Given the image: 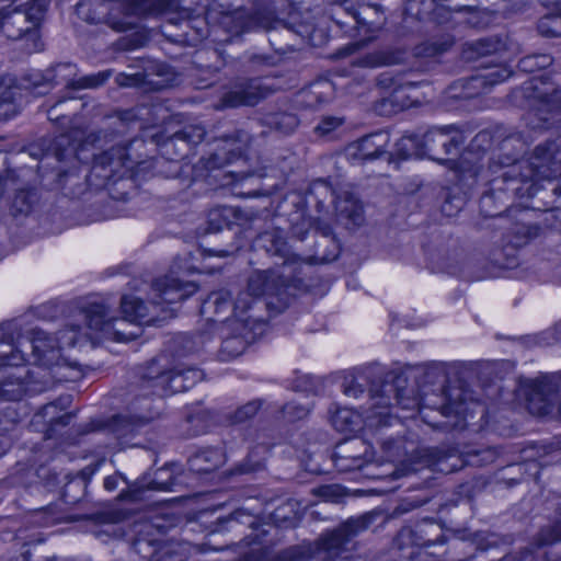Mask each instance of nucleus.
<instances>
[{
  "instance_id": "nucleus-11",
  "label": "nucleus",
  "mask_w": 561,
  "mask_h": 561,
  "mask_svg": "<svg viewBox=\"0 0 561 561\" xmlns=\"http://www.w3.org/2000/svg\"><path fill=\"white\" fill-rule=\"evenodd\" d=\"M389 142L387 133H376L363 137L347 148V154L352 159L367 160L375 159L385 152Z\"/></svg>"
},
{
  "instance_id": "nucleus-46",
  "label": "nucleus",
  "mask_w": 561,
  "mask_h": 561,
  "mask_svg": "<svg viewBox=\"0 0 561 561\" xmlns=\"http://www.w3.org/2000/svg\"><path fill=\"white\" fill-rule=\"evenodd\" d=\"M220 255H221V256H225V255H227V252H226V251H222V252H220Z\"/></svg>"
},
{
  "instance_id": "nucleus-38",
  "label": "nucleus",
  "mask_w": 561,
  "mask_h": 561,
  "mask_svg": "<svg viewBox=\"0 0 561 561\" xmlns=\"http://www.w3.org/2000/svg\"><path fill=\"white\" fill-rule=\"evenodd\" d=\"M477 50L480 54H491L496 53L499 49L496 47H491L485 41H480L477 43Z\"/></svg>"
},
{
  "instance_id": "nucleus-9",
  "label": "nucleus",
  "mask_w": 561,
  "mask_h": 561,
  "mask_svg": "<svg viewBox=\"0 0 561 561\" xmlns=\"http://www.w3.org/2000/svg\"><path fill=\"white\" fill-rule=\"evenodd\" d=\"M266 96V90L259 81L251 80L231 88L221 99L220 108L251 106Z\"/></svg>"
},
{
  "instance_id": "nucleus-44",
  "label": "nucleus",
  "mask_w": 561,
  "mask_h": 561,
  "mask_svg": "<svg viewBox=\"0 0 561 561\" xmlns=\"http://www.w3.org/2000/svg\"><path fill=\"white\" fill-rule=\"evenodd\" d=\"M5 451H7V446L4 444L0 443V456L5 454Z\"/></svg>"
},
{
  "instance_id": "nucleus-21",
  "label": "nucleus",
  "mask_w": 561,
  "mask_h": 561,
  "mask_svg": "<svg viewBox=\"0 0 561 561\" xmlns=\"http://www.w3.org/2000/svg\"><path fill=\"white\" fill-rule=\"evenodd\" d=\"M47 0H32L23 13L27 18V25L31 32V37L37 38L36 27L44 19L47 9Z\"/></svg>"
},
{
  "instance_id": "nucleus-1",
  "label": "nucleus",
  "mask_w": 561,
  "mask_h": 561,
  "mask_svg": "<svg viewBox=\"0 0 561 561\" xmlns=\"http://www.w3.org/2000/svg\"><path fill=\"white\" fill-rule=\"evenodd\" d=\"M123 319L112 314L110 307L103 302L89 304L80 311V317L85 321L84 328L71 325L58 332L56 337L60 346H73L82 339L87 340H112L126 342L138 336L137 332H126L123 327L126 322H141L148 317L147 307L144 302L131 295L124 296L121 304ZM0 350V396L5 400H19L22 398L25 388L23 375L10 371L20 369L25 363L24 352L32 350L35 363L51 367L60 359V351L55 347V337L43 331H36L31 341L20 344L14 348L4 345Z\"/></svg>"
},
{
  "instance_id": "nucleus-5",
  "label": "nucleus",
  "mask_w": 561,
  "mask_h": 561,
  "mask_svg": "<svg viewBox=\"0 0 561 561\" xmlns=\"http://www.w3.org/2000/svg\"><path fill=\"white\" fill-rule=\"evenodd\" d=\"M77 68L71 64H59L47 71L46 80H55L57 84H65L73 90L92 89L103 84L110 77L108 71L81 77L76 79Z\"/></svg>"
},
{
  "instance_id": "nucleus-10",
  "label": "nucleus",
  "mask_w": 561,
  "mask_h": 561,
  "mask_svg": "<svg viewBox=\"0 0 561 561\" xmlns=\"http://www.w3.org/2000/svg\"><path fill=\"white\" fill-rule=\"evenodd\" d=\"M421 141L424 154L438 152L439 148L444 153L449 154L460 144L451 126L431 128L421 134Z\"/></svg>"
},
{
  "instance_id": "nucleus-14",
  "label": "nucleus",
  "mask_w": 561,
  "mask_h": 561,
  "mask_svg": "<svg viewBox=\"0 0 561 561\" xmlns=\"http://www.w3.org/2000/svg\"><path fill=\"white\" fill-rule=\"evenodd\" d=\"M149 375L150 387L154 388L158 396H167L187 390V383L182 378V370L175 368L171 371H162L156 376Z\"/></svg>"
},
{
  "instance_id": "nucleus-43",
  "label": "nucleus",
  "mask_w": 561,
  "mask_h": 561,
  "mask_svg": "<svg viewBox=\"0 0 561 561\" xmlns=\"http://www.w3.org/2000/svg\"><path fill=\"white\" fill-rule=\"evenodd\" d=\"M560 538H561V535H560V534H556V535H554L553 537H551V538H541V539H540V543H541V545H549V543H551V542H553V541H556V540H558V539H560Z\"/></svg>"
},
{
  "instance_id": "nucleus-39",
  "label": "nucleus",
  "mask_w": 561,
  "mask_h": 561,
  "mask_svg": "<svg viewBox=\"0 0 561 561\" xmlns=\"http://www.w3.org/2000/svg\"><path fill=\"white\" fill-rule=\"evenodd\" d=\"M118 484L117 476H110L104 479V488L108 491H114Z\"/></svg>"
},
{
  "instance_id": "nucleus-37",
  "label": "nucleus",
  "mask_w": 561,
  "mask_h": 561,
  "mask_svg": "<svg viewBox=\"0 0 561 561\" xmlns=\"http://www.w3.org/2000/svg\"><path fill=\"white\" fill-rule=\"evenodd\" d=\"M529 411L533 413V414H537V415H546L549 413V409L548 407L542 403L540 404L539 407H537L535 403H534V399H531L529 401V407H528Z\"/></svg>"
},
{
  "instance_id": "nucleus-42",
  "label": "nucleus",
  "mask_w": 561,
  "mask_h": 561,
  "mask_svg": "<svg viewBox=\"0 0 561 561\" xmlns=\"http://www.w3.org/2000/svg\"><path fill=\"white\" fill-rule=\"evenodd\" d=\"M461 411V404L457 405L456 408H454L451 404H448L444 407L443 413L448 415L451 412L460 413Z\"/></svg>"
},
{
  "instance_id": "nucleus-35",
  "label": "nucleus",
  "mask_w": 561,
  "mask_h": 561,
  "mask_svg": "<svg viewBox=\"0 0 561 561\" xmlns=\"http://www.w3.org/2000/svg\"><path fill=\"white\" fill-rule=\"evenodd\" d=\"M183 138L190 142L197 144L203 140L205 136V129L201 126H192L182 131Z\"/></svg>"
},
{
  "instance_id": "nucleus-12",
  "label": "nucleus",
  "mask_w": 561,
  "mask_h": 561,
  "mask_svg": "<svg viewBox=\"0 0 561 561\" xmlns=\"http://www.w3.org/2000/svg\"><path fill=\"white\" fill-rule=\"evenodd\" d=\"M0 31L11 39H19L23 34L31 36L27 18L23 11L13 7L0 9Z\"/></svg>"
},
{
  "instance_id": "nucleus-24",
  "label": "nucleus",
  "mask_w": 561,
  "mask_h": 561,
  "mask_svg": "<svg viewBox=\"0 0 561 561\" xmlns=\"http://www.w3.org/2000/svg\"><path fill=\"white\" fill-rule=\"evenodd\" d=\"M538 30L545 36H560L561 15H548L542 18L538 23Z\"/></svg>"
},
{
  "instance_id": "nucleus-13",
  "label": "nucleus",
  "mask_w": 561,
  "mask_h": 561,
  "mask_svg": "<svg viewBox=\"0 0 561 561\" xmlns=\"http://www.w3.org/2000/svg\"><path fill=\"white\" fill-rule=\"evenodd\" d=\"M230 325L238 333L226 337L222 342L220 354L225 360L241 355L250 341V332L248 330L249 325L247 320L236 319L230 322Z\"/></svg>"
},
{
  "instance_id": "nucleus-3",
  "label": "nucleus",
  "mask_w": 561,
  "mask_h": 561,
  "mask_svg": "<svg viewBox=\"0 0 561 561\" xmlns=\"http://www.w3.org/2000/svg\"><path fill=\"white\" fill-rule=\"evenodd\" d=\"M522 181L552 180L561 176V150L554 142L547 146H537L534 153L527 161L519 162Z\"/></svg>"
},
{
  "instance_id": "nucleus-8",
  "label": "nucleus",
  "mask_w": 561,
  "mask_h": 561,
  "mask_svg": "<svg viewBox=\"0 0 561 561\" xmlns=\"http://www.w3.org/2000/svg\"><path fill=\"white\" fill-rule=\"evenodd\" d=\"M363 528L364 524L359 520H348L322 537L319 541V550L325 554V558L333 559L345 550V545Z\"/></svg>"
},
{
  "instance_id": "nucleus-17",
  "label": "nucleus",
  "mask_w": 561,
  "mask_h": 561,
  "mask_svg": "<svg viewBox=\"0 0 561 561\" xmlns=\"http://www.w3.org/2000/svg\"><path fill=\"white\" fill-rule=\"evenodd\" d=\"M331 423L341 433H353L360 428L362 416L348 408H339L331 415Z\"/></svg>"
},
{
  "instance_id": "nucleus-31",
  "label": "nucleus",
  "mask_w": 561,
  "mask_h": 561,
  "mask_svg": "<svg viewBox=\"0 0 561 561\" xmlns=\"http://www.w3.org/2000/svg\"><path fill=\"white\" fill-rule=\"evenodd\" d=\"M342 123V118L339 117H324L316 127V131L321 135H328L341 126Z\"/></svg>"
},
{
  "instance_id": "nucleus-4",
  "label": "nucleus",
  "mask_w": 561,
  "mask_h": 561,
  "mask_svg": "<svg viewBox=\"0 0 561 561\" xmlns=\"http://www.w3.org/2000/svg\"><path fill=\"white\" fill-rule=\"evenodd\" d=\"M522 93L536 115L561 110V91L548 77H534L522 87Z\"/></svg>"
},
{
  "instance_id": "nucleus-7",
  "label": "nucleus",
  "mask_w": 561,
  "mask_h": 561,
  "mask_svg": "<svg viewBox=\"0 0 561 561\" xmlns=\"http://www.w3.org/2000/svg\"><path fill=\"white\" fill-rule=\"evenodd\" d=\"M277 291L276 276L273 272H255L249 278L248 291L241 293L236 299L233 310L236 314L242 313L251 306L252 299H249V297H260Z\"/></svg>"
},
{
  "instance_id": "nucleus-40",
  "label": "nucleus",
  "mask_w": 561,
  "mask_h": 561,
  "mask_svg": "<svg viewBox=\"0 0 561 561\" xmlns=\"http://www.w3.org/2000/svg\"><path fill=\"white\" fill-rule=\"evenodd\" d=\"M529 107H530V114H533L534 116H538V118H539V123H534V121H530V124H534V126H541L542 123H546L548 121L547 115L550 114L551 112H546L541 115H536L533 107L531 106H529Z\"/></svg>"
},
{
  "instance_id": "nucleus-23",
  "label": "nucleus",
  "mask_w": 561,
  "mask_h": 561,
  "mask_svg": "<svg viewBox=\"0 0 561 561\" xmlns=\"http://www.w3.org/2000/svg\"><path fill=\"white\" fill-rule=\"evenodd\" d=\"M336 207L341 214L350 218L355 225L363 221V206L357 201L339 202Z\"/></svg>"
},
{
  "instance_id": "nucleus-47",
  "label": "nucleus",
  "mask_w": 561,
  "mask_h": 561,
  "mask_svg": "<svg viewBox=\"0 0 561 561\" xmlns=\"http://www.w3.org/2000/svg\"><path fill=\"white\" fill-rule=\"evenodd\" d=\"M69 416L68 415H62L61 420L64 421V419H68Z\"/></svg>"
},
{
  "instance_id": "nucleus-36",
  "label": "nucleus",
  "mask_w": 561,
  "mask_h": 561,
  "mask_svg": "<svg viewBox=\"0 0 561 561\" xmlns=\"http://www.w3.org/2000/svg\"><path fill=\"white\" fill-rule=\"evenodd\" d=\"M397 402L403 409H407V410L420 409L423 405V403L421 402L420 399L414 398V397L413 398L404 397L401 393L397 394Z\"/></svg>"
},
{
  "instance_id": "nucleus-22",
  "label": "nucleus",
  "mask_w": 561,
  "mask_h": 561,
  "mask_svg": "<svg viewBox=\"0 0 561 561\" xmlns=\"http://www.w3.org/2000/svg\"><path fill=\"white\" fill-rule=\"evenodd\" d=\"M511 77V71L507 68H496L486 75L477 76L471 79L474 88H486L501 82H504Z\"/></svg>"
},
{
  "instance_id": "nucleus-45",
  "label": "nucleus",
  "mask_w": 561,
  "mask_h": 561,
  "mask_svg": "<svg viewBox=\"0 0 561 561\" xmlns=\"http://www.w3.org/2000/svg\"><path fill=\"white\" fill-rule=\"evenodd\" d=\"M287 119L295 122V118L293 116H286Z\"/></svg>"
},
{
  "instance_id": "nucleus-34",
  "label": "nucleus",
  "mask_w": 561,
  "mask_h": 561,
  "mask_svg": "<svg viewBox=\"0 0 561 561\" xmlns=\"http://www.w3.org/2000/svg\"><path fill=\"white\" fill-rule=\"evenodd\" d=\"M167 470H159L157 471V478L150 482L148 485L149 489L156 490V491H170L172 488L173 482L168 480H162V476L167 473Z\"/></svg>"
},
{
  "instance_id": "nucleus-27",
  "label": "nucleus",
  "mask_w": 561,
  "mask_h": 561,
  "mask_svg": "<svg viewBox=\"0 0 561 561\" xmlns=\"http://www.w3.org/2000/svg\"><path fill=\"white\" fill-rule=\"evenodd\" d=\"M261 408L260 401H251L240 407L233 414V422H244L253 417Z\"/></svg>"
},
{
  "instance_id": "nucleus-28",
  "label": "nucleus",
  "mask_w": 561,
  "mask_h": 561,
  "mask_svg": "<svg viewBox=\"0 0 561 561\" xmlns=\"http://www.w3.org/2000/svg\"><path fill=\"white\" fill-rule=\"evenodd\" d=\"M16 98V88L11 85V80H0V107L5 104H12Z\"/></svg>"
},
{
  "instance_id": "nucleus-20",
  "label": "nucleus",
  "mask_w": 561,
  "mask_h": 561,
  "mask_svg": "<svg viewBox=\"0 0 561 561\" xmlns=\"http://www.w3.org/2000/svg\"><path fill=\"white\" fill-rule=\"evenodd\" d=\"M397 153L403 159H408L414 156H423L424 151L421 141V134L417 133L403 136L397 142Z\"/></svg>"
},
{
  "instance_id": "nucleus-25",
  "label": "nucleus",
  "mask_w": 561,
  "mask_h": 561,
  "mask_svg": "<svg viewBox=\"0 0 561 561\" xmlns=\"http://www.w3.org/2000/svg\"><path fill=\"white\" fill-rule=\"evenodd\" d=\"M551 58L548 55L527 56L519 61V67L524 71H535L536 69L549 66Z\"/></svg>"
},
{
  "instance_id": "nucleus-19",
  "label": "nucleus",
  "mask_w": 561,
  "mask_h": 561,
  "mask_svg": "<svg viewBox=\"0 0 561 561\" xmlns=\"http://www.w3.org/2000/svg\"><path fill=\"white\" fill-rule=\"evenodd\" d=\"M54 377L59 381H77L82 377V369L76 362H69L60 356L53 366Z\"/></svg>"
},
{
  "instance_id": "nucleus-16",
  "label": "nucleus",
  "mask_w": 561,
  "mask_h": 561,
  "mask_svg": "<svg viewBox=\"0 0 561 561\" xmlns=\"http://www.w3.org/2000/svg\"><path fill=\"white\" fill-rule=\"evenodd\" d=\"M224 463V456L218 449H208L190 459L191 469L197 473H208Z\"/></svg>"
},
{
  "instance_id": "nucleus-32",
  "label": "nucleus",
  "mask_w": 561,
  "mask_h": 561,
  "mask_svg": "<svg viewBox=\"0 0 561 561\" xmlns=\"http://www.w3.org/2000/svg\"><path fill=\"white\" fill-rule=\"evenodd\" d=\"M182 370V378L187 383V389L192 388L196 382L203 379V373L193 367L180 368Z\"/></svg>"
},
{
  "instance_id": "nucleus-6",
  "label": "nucleus",
  "mask_w": 561,
  "mask_h": 561,
  "mask_svg": "<svg viewBox=\"0 0 561 561\" xmlns=\"http://www.w3.org/2000/svg\"><path fill=\"white\" fill-rule=\"evenodd\" d=\"M152 304L161 305L163 302H179L196 293L197 287L193 283H182L178 277L167 275L162 278L156 279L152 285Z\"/></svg>"
},
{
  "instance_id": "nucleus-18",
  "label": "nucleus",
  "mask_w": 561,
  "mask_h": 561,
  "mask_svg": "<svg viewBox=\"0 0 561 561\" xmlns=\"http://www.w3.org/2000/svg\"><path fill=\"white\" fill-rule=\"evenodd\" d=\"M362 442H353L350 445L339 447L335 451V463L341 470H355L362 469L367 462L360 455L354 454L356 445H362Z\"/></svg>"
},
{
  "instance_id": "nucleus-33",
  "label": "nucleus",
  "mask_w": 561,
  "mask_h": 561,
  "mask_svg": "<svg viewBox=\"0 0 561 561\" xmlns=\"http://www.w3.org/2000/svg\"><path fill=\"white\" fill-rule=\"evenodd\" d=\"M388 407H389V402L385 399H380L378 400L376 403L373 404V411L371 413L366 416V420L368 419L369 420V424L370 425H374V421L373 419L374 417H385L388 415Z\"/></svg>"
},
{
  "instance_id": "nucleus-30",
  "label": "nucleus",
  "mask_w": 561,
  "mask_h": 561,
  "mask_svg": "<svg viewBox=\"0 0 561 561\" xmlns=\"http://www.w3.org/2000/svg\"><path fill=\"white\" fill-rule=\"evenodd\" d=\"M284 413L288 420L294 421L305 417L309 413V410L301 404L291 402L284 407Z\"/></svg>"
},
{
  "instance_id": "nucleus-41",
  "label": "nucleus",
  "mask_w": 561,
  "mask_h": 561,
  "mask_svg": "<svg viewBox=\"0 0 561 561\" xmlns=\"http://www.w3.org/2000/svg\"><path fill=\"white\" fill-rule=\"evenodd\" d=\"M431 465L434 466L436 468V470H438V471L449 472L453 470V468H446L444 466V460L442 458H439L437 461H435Z\"/></svg>"
},
{
  "instance_id": "nucleus-15",
  "label": "nucleus",
  "mask_w": 561,
  "mask_h": 561,
  "mask_svg": "<svg viewBox=\"0 0 561 561\" xmlns=\"http://www.w3.org/2000/svg\"><path fill=\"white\" fill-rule=\"evenodd\" d=\"M220 24L232 34H240L255 26L266 27L264 23L256 16H249L244 10L238 9L230 13H225L220 18Z\"/></svg>"
},
{
  "instance_id": "nucleus-2",
  "label": "nucleus",
  "mask_w": 561,
  "mask_h": 561,
  "mask_svg": "<svg viewBox=\"0 0 561 561\" xmlns=\"http://www.w3.org/2000/svg\"><path fill=\"white\" fill-rule=\"evenodd\" d=\"M164 4L158 0H92L79 4L78 12L90 23H106L116 31L133 27L134 23L126 19L119 20L116 12L125 16L160 13Z\"/></svg>"
},
{
  "instance_id": "nucleus-29",
  "label": "nucleus",
  "mask_w": 561,
  "mask_h": 561,
  "mask_svg": "<svg viewBox=\"0 0 561 561\" xmlns=\"http://www.w3.org/2000/svg\"><path fill=\"white\" fill-rule=\"evenodd\" d=\"M343 392L347 397L358 398L364 392V388L354 376H347L343 381Z\"/></svg>"
},
{
  "instance_id": "nucleus-26",
  "label": "nucleus",
  "mask_w": 561,
  "mask_h": 561,
  "mask_svg": "<svg viewBox=\"0 0 561 561\" xmlns=\"http://www.w3.org/2000/svg\"><path fill=\"white\" fill-rule=\"evenodd\" d=\"M215 308L216 313H222L230 308L229 295L226 293H216L209 296L204 302L203 309Z\"/></svg>"
}]
</instances>
